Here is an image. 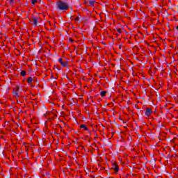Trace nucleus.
Segmentation results:
<instances>
[{"label": "nucleus", "instance_id": "f257e3e1", "mask_svg": "<svg viewBox=\"0 0 178 178\" xmlns=\"http://www.w3.org/2000/svg\"><path fill=\"white\" fill-rule=\"evenodd\" d=\"M70 6L65 1L58 0L56 2V8L58 11L66 12L69 10Z\"/></svg>", "mask_w": 178, "mask_h": 178}, {"label": "nucleus", "instance_id": "f03ea898", "mask_svg": "<svg viewBox=\"0 0 178 178\" xmlns=\"http://www.w3.org/2000/svg\"><path fill=\"white\" fill-rule=\"evenodd\" d=\"M19 91H20V88L19 86H15L13 89V95L15 98L19 97Z\"/></svg>", "mask_w": 178, "mask_h": 178}, {"label": "nucleus", "instance_id": "7ed1b4c3", "mask_svg": "<svg viewBox=\"0 0 178 178\" xmlns=\"http://www.w3.org/2000/svg\"><path fill=\"white\" fill-rule=\"evenodd\" d=\"M58 62L61 65V66H63L64 67H66L67 66V65H69L67 63V61H63V59H62V58H59Z\"/></svg>", "mask_w": 178, "mask_h": 178}, {"label": "nucleus", "instance_id": "20e7f679", "mask_svg": "<svg viewBox=\"0 0 178 178\" xmlns=\"http://www.w3.org/2000/svg\"><path fill=\"white\" fill-rule=\"evenodd\" d=\"M145 115L147 118H149V116L152 115V108H146Z\"/></svg>", "mask_w": 178, "mask_h": 178}, {"label": "nucleus", "instance_id": "39448f33", "mask_svg": "<svg viewBox=\"0 0 178 178\" xmlns=\"http://www.w3.org/2000/svg\"><path fill=\"white\" fill-rule=\"evenodd\" d=\"M33 26H37V24L38 23V18L33 17Z\"/></svg>", "mask_w": 178, "mask_h": 178}, {"label": "nucleus", "instance_id": "423d86ee", "mask_svg": "<svg viewBox=\"0 0 178 178\" xmlns=\"http://www.w3.org/2000/svg\"><path fill=\"white\" fill-rule=\"evenodd\" d=\"M81 129H82V130H84L85 131H88V128H87V126H86V124H81Z\"/></svg>", "mask_w": 178, "mask_h": 178}, {"label": "nucleus", "instance_id": "0eeeda50", "mask_svg": "<svg viewBox=\"0 0 178 178\" xmlns=\"http://www.w3.org/2000/svg\"><path fill=\"white\" fill-rule=\"evenodd\" d=\"M27 82L29 84H31L33 83V77H31V76L29 77Z\"/></svg>", "mask_w": 178, "mask_h": 178}, {"label": "nucleus", "instance_id": "6e6552de", "mask_svg": "<svg viewBox=\"0 0 178 178\" xmlns=\"http://www.w3.org/2000/svg\"><path fill=\"white\" fill-rule=\"evenodd\" d=\"M114 172H115V173H118V172H119V167H118L117 165H114L113 168Z\"/></svg>", "mask_w": 178, "mask_h": 178}, {"label": "nucleus", "instance_id": "1a4fd4ad", "mask_svg": "<svg viewBox=\"0 0 178 178\" xmlns=\"http://www.w3.org/2000/svg\"><path fill=\"white\" fill-rule=\"evenodd\" d=\"M100 95L101 97H105V95H106V91H102Z\"/></svg>", "mask_w": 178, "mask_h": 178}, {"label": "nucleus", "instance_id": "9d476101", "mask_svg": "<svg viewBox=\"0 0 178 178\" xmlns=\"http://www.w3.org/2000/svg\"><path fill=\"white\" fill-rule=\"evenodd\" d=\"M94 3H95V1H89V5H90V6H94Z\"/></svg>", "mask_w": 178, "mask_h": 178}, {"label": "nucleus", "instance_id": "9b49d317", "mask_svg": "<svg viewBox=\"0 0 178 178\" xmlns=\"http://www.w3.org/2000/svg\"><path fill=\"white\" fill-rule=\"evenodd\" d=\"M38 1L37 0H31L32 5H35Z\"/></svg>", "mask_w": 178, "mask_h": 178}, {"label": "nucleus", "instance_id": "f8f14e48", "mask_svg": "<svg viewBox=\"0 0 178 178\" xmlns=\"http://www.w3.org/2000/svg\"><path fill=\"white\" fill-rule=\"evenodd\" d=\"M21 76H26V71H22Z\"/></svg>", "mask_w": 178, "mask_h": 178}, {"label": "nucleus", "instance_id": "ddd939ff", "mask_svg": "<svg viewBox=\"0 0 178 178\" xmlns=\"http://www.w3.org/2000/svg\"><path fill=\"white\" fill-rule=\"evenodd\" d=\"M118 33H119L120 34H122V29H117Z\"/></svg>", "mask_w": 178, "mask_h": 178}, {"label": "nucleus", "instance_id": "4468645a", "mask_svg": "<svg viewBox=\"0 0 178 178\" xmlns=\"http://www.w3.org/2000/svg\"><path fill=\"white\" fill-rule=\"evenodd\" d=\"M10 3H13V0H10Z\"/></svg>", "mask_w": 178, "mask_h": 178}]
</instances>
